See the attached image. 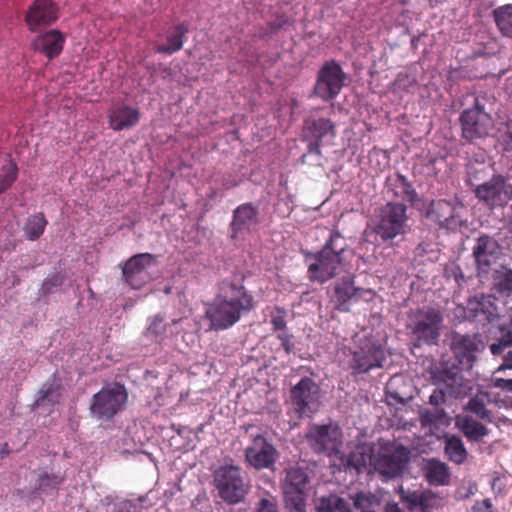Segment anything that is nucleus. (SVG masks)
Here are the masks:
<instances>
[{
	"label": "nucleus",
	"mask_w": 512,
	"mask_h": 512,
	"mask_svg": "<svg viewBox=\"0 0 512 512\" xmlns=\"http://www.w3.org/2000/svg\"><path fill=\"white\" fill-rule=\"evenodd\" d=\"M253 308V295L246 289L243 279L225 278L217 284V293L207 307L206 317L212 329L226 330Z\"/></svg>",
	"instance_id": "obj_1"
},
{
	"label": "nucleus",
	"mask_w": 512,
	"mask_h": 512,
	"mask_svg": "<svg viewBox=\"0 0 512 512\" xmlns=\"http://www.w3.org/2000/svg\"><path fill=\"white\" fill-rule=\"evenodd\" d=\"M340 239V234L333 232L321 251L308 253L307 259L313 260L307 269V276L311 282L322 284L336 276L344 251V247H338L336 244Z\"/></svg>",
	"instance_id": "obj_2"
},
{
	"label": "nucleus",
	"mask_w": 512,
	"mask_h": 512,
	"mask_svg": "<svg viewBox=\"0 0 512 512\" xmlns=\"http://www.w3.org/2000/svg\"><path fill=\"white\" fill-rule=\"evenodd\" d=\"M443 315L432 307L412 309L407 314L406 329L413 336L417 346L435 345L440 337Z\"/></svg>",
	"instance_id": "obj_3"
},
{
	"label": "nucleus",
	"mask_w": 512,
	"mask_h": 512,
	"mask_svg": "<svg viewBox=\"0 0 512 512\" xmlns=\"http://www.w3.org/2000/svg\"><path fill=\"white\" fill-rule=\"evenodd\" d=\"M407 206L399 202H388L372 219L373 231L383 242L403 237L409 230Z\"/></svg>",
	"instance_id": "obj_4"
},
{
	"label": "nucleus",
	"mask_w": 512,
	"mask_h": 512,
	"mask_svg": "<svg viewBox=\"0 0 512 512\" xmlns=\"http://www.w3.org/2000/svg\"><path fill=\"white\" fill-rule=\"evenodd\" d=\"M431 378L436 388L429 397V403L436 407L444 404L448 399H462L472 391L470 382L454 369L436 370Z\"/></svg>",
	"instance_id": "obj_5"
},
{
	"label": "nucleus",
	"mask_w": 512,
	"mask_h": 512,
	"mask_svg": "<svg viewBox=\"0 0 512 512\" xmlns=\"http://www.w3.org/2000/svg\"><path fill=\"white\" fill-rule=\"evenodd\" d=\"M213 483L219 497L230 505L242 502L248 494L249 486L244 481L241 468L233 463L220 465L213 472Z\"/></svg>",
	"instance_id": "obj_6"
},
{
	"label": "nucleus",
	"mask_w": 512,
	"mask_h": 512,
	"mask_svg": "<svg viewBox=\"0 0 512 512\" xmlns=\"http://www.w3.org/2000/svg\"><path fill=\"white\" fill-rule=\"evenodd\" d=\"M309 483V475L305 468L291 466L285 469L282 490L285 507L289 512H306Z\"/></svg>",
	"instance_id": "obj_7"
},
{
	"label": "nucleus",
	"mask_w": 512,
	"mask_h": 512,
	"mask_svg": "<svg viewBox=\"0 0 512 512\" xmlns=\"http://www.w3.org/2000/svg\"><path fill=\"white\" fill-rule=\"evenodd\" d=\"M128 400V392L120 383L107 384L95 393L90 403V414L99 420H110L118 414Z\"/></svg>",
	"instance_id": "obj_8"
},
{
	"label": "nucleus",
	"mask_w": 512,
	"mask_h": 512,
	"mask_svg": "<svg viewBox=\"0 0 512 512\" xmlns=\"http://www.w3.org/2000/svg\"><path fill=\"white\" fill-rule=\"evenodd\" d=\"M459 121L462 137L469 142L486 137L493 126L492 117L485 111L477 97L474 99L473 107L461 113Z\"/></svg>",
	"instance_id": "obj_9"
},
{
	"label": "nucleus",
	"mask_w": 512,
	"mask_h": 512,
	"mask_svg": "<svg viewBox=\"0 0 512 512\" xmlns=\"http://www.w3.org/2000/svg\"><path fill=\"white\" fill-rule=\"evenodd\" d=\"M479 202L489 209L503 208L512 200V184L503 175H493L492 178L473 188Z\"/></svg>",
	"instance_id": "obj_10"
},
{
	"label": "nucleus",
	"mask_w": 512,
	"mask_h": 512,
	"mask_svg": "<svg viewBox=\"0 0 512 512\" xmlns=\"http://www.w3.org/2000/svg\"><path fill=\"white\" fill-rule=\"evenodd\" d=\"M345 73L338 62H325L317 74L314 94L323 101L335 99L344 86Z\"/></svg>",
	"instance_id": "obj_11"
},
{
	"label": "nucleus",
	"mask_w": 512,
	"mask_h": 512,
	"mask_svg": "<svg viewBox=\"0 0 512 512\" xmlns=\"http://www.w3.org/2000/svg\"><path fill=\"white\" fill-rule=\"evenodd\" d=\"M304 139L309 141L307 153L301 157V162H305L307 154L322 156L321 145L324 139L333 140L336 137V125L328 118L308 117L303 123Z\"/></svg>",
	"instance_id": "obj_12"
},
{
	"label": "nucleus",
	"mask_w": 512,
	"mask_h": 512,
	"mask_svg": "<svg viewBox=\"0 0 512 512\" xmlns=\"http://www.w3.org/2000/svg\"><path fill=\"white\" fill-rule=\"evenodd\" d=\"M306 440L315 453L332 455L336 454L342 445V432L337 425L313 424L308 429Z\"/></svg>",
	"instance_id": "obj_13"
},
{
	"label": "nucleus",
	"mask_w": 512,
	"mask_h": 512,
	"mask_svg": "<svg viewBox=\"0 0 512 512\" xmlns=\"http://www.w3.org/2000/svg\"><path fill=\"white\" fill-rule=\"evenodd\" d=\"M278 451L262 434L252 435V441L245 449V460L256 470L273 469Z\"/></svg>",
	"instance_id": "obj_14"
},
{
	"label": "nucleus",
	"mask_w": 512,
	"mask_h": 512,
	"mask_svg": "<svg viewBox=\"0 0 512 512\" xmlns=\"http://www.w3.org/2000/svg\"><path fill=\"white\" fill-rule=\"evenodd\" d=\"M319 388L309 377L302 378L290 391L295 412L300 416L311 417L317 410Z\"/></svg>",
	"instance_id": "obj_15"
},
{
	"label": "nucleus",
	"mask_w": 512,
	"mask_h": 512,
	"mask_svg": "<svg viewBox=\"0 0 512 512\" xmlns=\"http://www.w3.org/2000/svg\"><path fill=\"white\" fill-rule=\"evenodd\" d=\"M155 264V256L140 253L129 258L122 267L125 281L133 288L140 289L150 281L149 268Z\"/></svg>",
	"instance_id": "obj_16"
},
{
	"label": "nucleus",
	"mask_w": 512,
	"mask_h": 512,
	"mask_svg": "<svg viewBox=\"0 0 512 512\" xmlns=\"http://www.w3.org/2000/svg\"><path fill=\"white\" fill-rule=\"evenodd\" d=\"M385 360L382 346L374 341H367L353 352L350 367L355 374H364L372 369L381 368Z\"/></svg>",
	"instance_id": "obj_17"
},
{
	"label": "nucleus",
	"mask_w": 512,
	"mask_h": 512,
	"mask_svg": "<svg viewBox=\"0 0 512 512\" xmlns=\"http://www.w3.org/2000/svg\"><path fill=\"white\" fill-rule=\"evenodd\" d=\"M451 349L459 364L465 369H470L477 354L484 349V343L479 334H456L452 339Z\"/></svg>",
	"instance_id": "obj_18"
},
{
	"label": "nucleus",
	"mask_w": 512,
	"mask_h": 512,
	"mask_svg": "<svg viewBox=\"0 0 512 512\" xmlns=\"http://www.w3.org/2000/svg\"><path fill=\"white\" fill-rule=\"evenodd\" d=\"M464 208L458 199H438L432 201L427 211V216L441 227L454 229L461 224L460 210Z\"/></svg>",
	"instance_id": "obj_19"
},
{
	"label": "nucleus",
	"mask_w": 512,
	"mask_h": 512,
	"mask_svg": "<svg viewBox=\"0 0 512 512\" xmlns=\"http://www.w3.org/2000/svg\"><path fill=\"white\" fill-rule=\"evenodd\" d=\"M502 255L499 243L488 235L480 236L473 247V256L479 273L487 274Z\"/></svg>",
	"instance_id": "obj_20"
},
{
	"label": "nucleus",
	"mask_w": 512,
	"mask_h": 512,
	"mask_svg": "<svg viewBox=\"0 0 512 512\" xmlns=\"http://www.w3.org/2000/svg\"><path fill=\"white\" fill-rule=\"evenodd\" d=\"M57 19L58 6L52 0H35L25 16V22L32 32L53 24Z\"/></svg>",
	"instance_id": "obj_21"
},
{
	"label": "nucleus",
	"mask_w": 512,
	"mask_h": 512,
	"mask_svg": "<svg viewBox=\"0 0 512 512\" xmlns=\"http://www.w3.org/2000/svg\"><path fill=\"white\" fill-rule=\"evenodd\" d=\"M259 223L258 206L251 202L240 204L233 210L232 220L229 225L231 237L237 238L243 232H250Z\"/></svg>",
	"instance_id": "obj_22"
},
{
	"label": "nucleus",
	"mask_w": 512,
	"mask_h": 512,
	"mask_svg": "<svg viewBox=\"0 0 512 512\" xmlns=\"http://www.w3.org/2000/svg\"><path fill=\"white\" fill-rule=\"evenodd\" d=\"M407 462L408 450L399 446L390 453L380 454L375 463V469L388 479L395 478L402 474Z\"/></svg>",
	"instance_id": "obj_23"
},
{
	"label": "nucleus",
	"mask_w": 512,
	"mask_h": 512,
	"mask_svg": "<svg viewBox=\"0 0 512 512\" xmlns=\"http://www.w3.org/2000/svg\"><path fill=\"white\" fill-rule=\"evenodd\" d=\"M140 118V111L126 104L113 107L108 114L109 126L114 131L130 129L138 124Z\"/></svg>",
	"instance_id": "obj_24"
},
{
	"label": "nucleus",
	"mask_w": 512,
	"mask_h": 512,
	"mask_svg": "<svg viewBox=\"0 0 512 512\" xmlns=\"http://www.w3.org/2000/svg\"><path fill=\"white\" fill-rule=\"evenodd\" d=\"M64 43V35L59 30L53 29L37 36L32 43V47L34 50L43 53L47 58L54 59L61 54Z\"/></svg>",
	"instance_id": "obj_25"
},
{
	"label": "nucleus",
	"mask_w": 512,
	"mask_h": 512,
	"mask_svg": "<svg viewBox=\"0 0 512 512\" xmlns=\"http://www.w3.org/2000/svg\"><path fill=\"white\" fill-rule=\"evenodd\" d=\"M335 308L341 312H348L349 302L358 301L365 294H371V290L354 286L353 279L343 280L335 286Z\"/></svg>",
	"instance_id": "obj_26"
},
{
	"label": "nucleus",
	"mask_w": 512,
	"mask_h": 512,
	"mask_svg": "<svg viewBox=\"0 0 512 512\" xmlns=\"http://www.w3.org/2000/svg\"><path fill=\"white\" fill-rule=\"evenodd\" d=\"M468 317L491 322L497 316V308L490 295H481L468 301Z\"/></svg>",
	"instance_id": "obj_27"
},
{
	"label": "nucleus",
	"mask_w": 512,
	"mask_h": 512,
	"mask_svg": "<svg viewBox=\"0 0 512 512\" xmlns=\"http://www.w3.org/2000/svg\"><path fill=\"white\" fill-rule=\"evenodd\" d=\"M353 506L361 512H403L396 502H387L382 508L380 498L374 494L357 493L353 500Z\"/></svg>",
	"instance_id": "obj_28"
},
{
	"label": "nucleus",
	"mask_w": 512,
	"mask_h": 512,
	"mask_svg": "<svg viewBox=\"0 0 512 512\" xmlns=\"http://www.w3.org/2000/svg\"><path fill=\"white\" fill-rule=\"evenodd\" d=\"M456 426L471 442H479L489 434V429L470 415H458Z\"/></svg>",
	"instance_id": "obj_29"
},
{
	"label": "nucleus",
	"mask_w": 512,
	"mask_h": 512,
	"mask_svg": "<svg viewBox=\"0 0 512 512\" xmlns=\"http://www.w3.org/2000/svg\"><path fill=\"white\" fill-rule=\"evenodd\" d=\"M354 498H343L336 494L322 496L315 501V512H353Z\"/></svg>",
	"instance_id": "obj_30"
},
{
	"label": "nucleus",
	"mask_w": 512,
	"mask_h": 512,
	"mask_svg": "<svg viewBox=\"0 0 512 512\" xmlns=\"http://www.w3.org/2000/svg\"><path fill=\"white\" fill-rule=\"evenodd\" d=\"M188 27L184 23H180L172 28L167 34V43L160 44L155 47V52L159 54L172 55L182 49Z\"/></svg>",
	"instance_id": "obj_31"
},
{
	"label": "nucleus",
	"mask_w": 512,
	"mask_h": 512,
	"mask_svg": "<svg viewBox=\"0 0 512 512\" xmlns=\"http://www.w3.org/2000/svg\"><path fill=\"white\" fill-rule=\"evenodd\" d=\"M491 402L490 395L488 392L479 391L475 396L470 398V400L465 405V410L474 414L476 417L481 419L482 421L492 423L493 422V414L487 408V404Z\"/></svg>",
	"instance_id": "obj_32"
},
{
	"label": "nucleus",
	"mask_w": 512,
	"mask_h": 512,
	"mask_svg": "<svg viewBox=\"0 0 512 512\" xmlns=\"http://www.w3.org/2000/svg\"><path fill=\"white\" fill-rule=\"evenodd\" d=\"M424 473L427 481L435 486L446 485L450 477L447 465L436 459L427 461Z\"/></svg>",
	"instance_id": "obj_33"
},
{
	"label": "nucleus",
	"mask_w": 512,
	"mask_h": 512,
	"mask_svg": "<svg viewBox=\"0 0 512 512\" xmlns=\"http://www.w3.org/2000/svg\"><path fill=\"white\" fill-rule=\"evenodd\" d=\"M492 17L500 34L512 39V3L496 7Z\"/></svg>",
	"instance_id": "obj_34"
},
{
	"label": "nucleus",
	"mask_w": 512,
	"mask_h": 512,
	"mask_svg": "<svg viewBox=\"0 0 512 512\" xmlns=\"http://www.w3.org/2000/svg\"><path fill=\"white\" fill-rule=\"evenodd\" d=\"M445 454L448 459L456 464H462L467 458V450L460 437L445 436Z\"/></svg>",
	"instance_id": "obj_35"
},
{
	"label": "nucleus",
	"mask_w": 512,
	"mask_h": 512,
	"mask_svg": "<svg viewBox=\"0 0 512 512\" xmlns=\"http://www.w3.org/2000/svg\"><path fill=\"white\" fill-rule=\"evenodd\" d=\"M47 220L43 213H36L27 218L23 231L25 237L30 241H35L44 233Z\"/></svg>",
	"instance_id": "obj_36"
},
{
	"label": "nucleus",
	"mask_w": 512,
	"mask_h": 512,
	"mask_svg": "<svg viewBox=\"0 0 512 512\" xmlns=\"http://www.w3.org/2000/svg\"><path fill=\"white\" fill-rule=\"evenodd\" d=\"M397 492L401 502L409 510H414L417 507L425 509L428 506V498L423 492L405 490L403 486H399Z\"/></svg>",
	"instance_id": "obj_37"
},
{
	"label": "nucleus",
	"mask_w": 512,
	"mask_h": 512,
	"mask_svg": "<svg viewBox=\"0 0 512 512\" xmlns=\"http://www.w3.org/2000/svg\"><path fill=\"white\" fill-rule=\"evenodd\" d=\"M61 385L57 383L44 384L40 391L39 396L35 401V406H43L46 402L51 405L58 404L61 399Z\"/></svg>",
	"instance_id": "obj_38"
},
{
	"label": "nucleus",
	"mask_w": 512,
	"mask_h": 512,
	"mask_svg": "<svg viewBox=\"0 0 512 512\" xmlns=\"http://www.w3.org/2000/svg\"><path fill=\"white\" fill-rule=\"evenodd\" d=\"M372 455L364 446H358L350 452L348 456V466L354 468L357 473L362 472L368 463L371 462Z\"/></svg>",
	"instance_id": "obj_39"
},
{
	"label": "nucleus",
	"mask_w": 512,
	"mask_h": 512,
	"mask_svg": "<svg viewBox=\"0 0 512 512\" xmlns=\"http://www.w3.org/2000/svg\"><path fill=\"white\" fill-rule=\"evenodd\" d=\"M394 185L398 189V191L394 193L395 196L401 197L410 203L416 201L417 193L406 176L397 173Z\"/></svg>",
	"instance_id": "obj_40"
},
{
	"label": "nucleus",
	"mask_w": 512,
	"mask_h": 512,
	"mask_svg": "<svg viewBox=\"0 0 512 512\" xmlns=\"http://www.w3.org/2000/svg\"><path fill=\"white\" fill-rule=\"evenodd\" d=\"M18 168L16 163L8 161L1 167L0 173V195L6 192L17 180Z\"/></svg>",
	"instance_id": "obj_41"
},
{
	"label": "nucleus",
	"mask_w": 512,
	"mask_h": 512,
	"mask_svg": "<svg viewBox=\"0 0 512 512\" xmlns=\"http://www.w3.org/2000/svg\"><path fill=\"white\" fill-rule=\"evenodd\" d=\"M62 482V477L43 472L38 477L36 490L45 492L47 490L57 489Z\"/></svg>",
	"instance_id": "obj_42"
},
{
	"label": "nucleus",
	"mask_w": 512,
	"mask_h": 512,
	"mask_svg": "<svg viewBox=\"0 0 512 512\" xmlns=\"http://www.w3.org/2000/svg\"><path fill=\"white\" fill-rule=\"evenodd\" d=\"M496 291L502 296H512V270L507 269L496 278Z\"/></svg>",
	"instance_id": "obj_43"
},
{
	"label": "nucleus",
	"mask_w": 512,
	"mask_h": 512,
	"mask_svg": "<svg viewBox=\"0 0 512 512\" xmlns=\"http://www.w3.org/2000/svg\"><path fill=\"white\" fill-rule=\"evenodd\" d=\"M253 512H280L277 498L269 493L261 497L255 504Z\"/></svg>",
	"instance_id": "obj_44"
},
{
	"label": "nucleus",
	"mask_w": 512,
	"mask_h": 512,
	"mask_svg": "<svg viewBox=\"0 0 512 512\" xmlns=\"http://www.w3.org/2000/svg\"><path fill=\"white\" fill-rule=\"evenodd\" d=\"M286 310L282 307L276 306L270 314V323L274 331L284 332L287 328L286 323Z\"/></svg>",
	"instance_id": "obj_45"
},
{
	"label": "nucleus",
	"mask_w": 512,
	"mask_h": 512,
	"mask_svg": "<svg viewBox=\"0 0 512 512\" xmlns=\"http://www.w3.org/2000/svg\"><path fill=\"white\" fill-rule=\"evenodd\" d=\"M512 346V334L509 332L497 342L490 345V351L494 356L501 355L504 350Z\"/></svg>",
	"instance_id": "obj_46"
},
{
	"label": "nucleus",
	"mask_w": 512,
	"mask_h": 512,
	"mask_svg": "<svg viewBox=\"0 0 512 512\" xmlns=\"http://www.w3.org/2000/svg\"><path fill=\"white\" fill-rule=\"evenodd\" d=\"M166 330V325L164 324V319L161 316H154L151 319L149 327L147 329L148 333L154 335L156 337L162 336Z\"/></svg>",
	"instance_id": "obj_47"
},
{
	"label": "nucleus",
	"mask_w": 512,
	"mask_h": 512,
	"mask_svg": "<svg viewBox=\"0 0 512 512\" xmlns=\"http://www.w3.org/2000/svg\"><path fill=\"white\" fill-rule=\"evenodd\" d=\"M445 415L443 409L436 408L434 411L426 410L421 414V420L424 424H437Z\"/></svg>",
	"instance_id": "obj_48"
},
{
	"label": "nucleus",
	"mask_w": 512,
	"mask_h": 512,
	"mask_svg": "<svg viewBox=\"0 0 512 512\" xmlns=\"http://www.w3.org/2000/svg\"><path fill=\"white\" fill-rule=\"evenodd\" d=\"M278 339L280 340L281 342V346L282 348L284 349V351L287 353V354H290L292 349H293V343H292V335H290L289 333H287V331H284V332H280L278 335H277Z\"/></svg>",
	"instance_id": "obj_49"
},
{
	"label": "nucleus",
	"mask_w": 512,
	"mask_h": 512,
	"mask_svg": "<svg viewBox=\"0 0 512 512\" xmlns=\"http://www.w3.org/2000/svg\"><path fill=\"white\" fill-rule=\"evenodd\" d=\"M471 512H492V504L489 499H484L476 502L471 509Z\"/></svg>",
	"instance_id": "obj_50"
},
{
	"label": "nucleus",
	"mask_w": 512,
	"mask_h": 512,
	"mask_svg": "<svg viewBox=\"0 0 512 512\" xmlns=\"http://www.w3.org/2000/svg\"><path fill=\"white\" fill-rule=\"evenodd\" d=\"M493 385L512 393V379L494 378Z\"/></svg>",
	"instance_id": "obj_51"
},
{
	"label": "nucleus",
	"mask_w": 512,
	"mask_h": 512,
	"mask_svg": "<svg viewBox=\"0 0 512 512\" xmlns=\"http://www.w3.org/2000/svg\"><path fill=\"white\" fill-rule=\"evenodd\" d=\"M62 283V278L59 275H54L44 283L45 289L49 290L50 286H57Z\"/></svg>",
	"instance_id": "obj_52"
},
{
	"label": "nucleus",
	"mask_w": 512,
	"mask_h": 512,
	"mask_svg": "<svg viewBox=\"0 0 512 512\" xmlns=\"http://www.w3.org/2000/svg\"><path fill=\"white\" fill-rule=\"evenodd\" d=\"M502 369H512V351H509L505 355V357L503 359V363L499 367V370H502Z\"/></svg>",
	"instance_id": "obj_53"
},
{
	"label": "nucleus",
	"mask_w": 512,
	"mask_h": 512,
	"mask_svg": "<svg viewBox=\"0 0 512 512\" xmlns=\"http://www.w3.org/2000/svg\"><path fill=\"white\" fill-rule=\"evenodd\" d=\"M238 185V182L235 181V180H232V181H227V182H224L223 183V187L224 189L228 190V189H231L233 187H236Z\"/></svg>",
	"instance_id": "obj_54"
},
{
	"label": "nucleus",
	"mask_w": 512,
	"mask_h": 512,
	"mask_svg": "<svg viewBox=\"0 0 512 512\" xmlns=\"http://www.w3.org/2000/svg\"><path fill=\"white\" fill-rule=\"evenodd\" d=\"M447 0H427L428 2V5L433 8V7H436L438 5H441L443 3H445Z\"/></svg>",
	"instance_id": "obj_55"
},
{
	"label": "nucleus",
	"mask_w": 512,
	"mask_h": 512,
	"mask_svg": "<svg viewBox=\"0 0 512 512\" xmlns=\"http://www.w3.org/2000/svg\"><path fill=\"white\" fill-rule=\"evenodd\" d=\"M507 136L512 142V120L507 123Z\"/></svg>",
	"instance_id": "obj_56"
},
{
	"label": "nucleus",
	"mask_w": 512,
	"mask_h": 512,
	"mask_svg": "<svg viewBox=\"0 0 512 512\" xmlns=\"http://www.w3.org/2000/svg\"><path fill=\"white\" fill-rule=\"evenodd\" d=\"M459 278H461V279L464 278L463 273L461 271L459 272V275H455V279L457 282H459Z\"/></svg>",
	"instance_id": "obj_57"
},
{
	"label": "nucleus",
	"mask_w": 512,
	"mask_h": 512,
	"mask_svg": "<svg viewBox=\"0 0 512 512\" xmlns=\"http://www.w3.org/2000/svg\"><path fill=\"white\" fill-rule=\"evenodd\" d=\"M499 481V478H494L492 481V488L494 489L496 486V483Z\"/></svg>",
	"instance_id": "obj_58"
}]
</instances>
